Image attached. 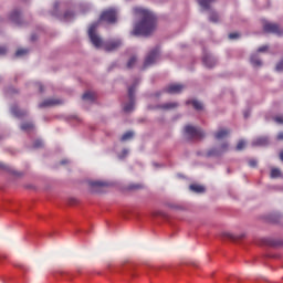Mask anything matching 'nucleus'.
I'll use <instances>...</instances> for the list:
<instances>
[{
  "instance_id": "obj_6",
  "label": "nucleus",
  "mask_w": 283,
  "mask_h": 283,
  "mask_svg": "<svg viewBox=\"0 0 283 283\" xmlns=\"http://www.w3.org/2000/svg\"><path fill=\"white\" fill-rule=\"evenodd\" d=\"M135 91H136V84L128 87V97L129 103L124 105V112L130 113L135 109Z\"/></svg>"
},
{
  "instance_id": "obj_5",
  "label": "nucleus",
  "mask_w": 283,
  "mask_h": 283,
  "mask_svg": "<svg viewBox=\"0 0 283 283\" xmlns=\"http://www.w3.org/2000/svg\"><path fill=\"white\" fill-rule=\"evenodd\" d=\"M99 20L107 23H115L117 21V11L114 9L105 10L102 12Z\"/></svg>"
},
{
  "instance_id": "obj_22",
  "label": "nucleus",
  "mask_w": 283,
  "mask_h": 283,
  "mask_svg": "<svg viewBox=\"0 0 283 283\" xmlns=\"http://www.w3.org/2000/svg\"><path fill=\"white\" fill-rule=\"evenodd\" d=\"M250 61L253 66H261L263 64L256 55H252Z\"/></svg>"
},
{
  "instance_id": "obj_33",
  "label": "nucleus",
  "mask_w": 283,
  "mask_h": 283,
  "mask_svg": "<svg viewBox=\"0 0 283 283\" xmlns=\"http://www.w3.org/2000/svg\"><path fill=\"white\" fill-rule=\"evenodd\" d=\"M72 18H74V13L72 11H66L64 13V19L65 20H69V19H72Z\"/></svg>"
},
{
  "instance_id": "obj_46",
  "label": "nucleus",
  "mask_w": 283,
  "mask_h": 283,
  "mask_svg": "<svg viewBox=\"0 0 283 283\" xmlns=\"http://www.w3.org/2000/svg\"><path fill=\"white\" fill-rule=\"evenodd\" d=\"M123 154H124V155H127V154H128V150H127V149H124V150H123Z\"/></svg>"
},
{
  "instance_id": "obj_36",
  "label": "nucleus",
  "mask_w": 283,
  "mask_h": 283,
  "mask_svg": "<svg viewBox=\"0 0 283 283\" xmlns=\"http://www.w3.org/2000/svg\"><path fill=\"white\" fill-rule=\"evenodd\" d=\"M43 146V142L42 140H35L34 143H33V147L34 148H39V147H42Z\"/></svg>"
},
{
  "instance_id": "obj_37",
  "label": "nucleus",
  "mask_w": 283,
  "mask_h": 283,
  "mask_svg": "<svg viewBox=\"0 0 283 283\" xmlns=\"http://www.w3.org/2000/svg\"><path fill=\"white\" fill-rule=\"evenodd\" d=\"M238 38H240V33H230L229 34L230 40H234V39H238Z\"/></svg>"
},
{
  "instance_id": "obj_43",
  "label": "nucleus",
  "mask_w": 283,
  "mask_h": 283,
  "mask_svg": "<svg viewBox=\"0 0 283 283\" xmlns=\"http://www.w3.org/2000/svg\"><path fill=\"white\" fill-rule=\"evenodd\" d=\"M38 86H39V91H40V92H43V91H44V87H43V85H42L41 83H39Z\"/></svg>"
},
{
  "instance_id": "obj_17",
  "label": "nucleus",
  "mask_w": 283,
  "mask_h": 283,
  "mask_svg": "<svg viewBox=\"0 0 283 283\" xmlns=\"http://www.w3.org/2000/svg\"><path fill=\"white\" fill-rule=\"evenodd\" d=\"M199 6L205 10L211 9V3L216 2L217 0H197Z\"/></svg>"
},
{
  "instance_id": "obj_8",
  "label": "nucleus",
  "mask_w": 283,
  "mask_h": 283,
  "mask_svg": "<svg viewBox=\"0 0 283 283\" xmlns=\"http://www.w3.org/2000/svg\"><path fill=\"white\" fill-rule=\"evenodd\" d=\"M263 30L268 33H274V34H277V35L283 34V29H281V27L275 24V23H265L263 25Z\"/></svg>"
},
{
  "instance_id": "obj_39",
  "label": "nucleus",
  "mask_w": 283,
  "mask_h": 283,
  "mask_svg": "<svg viewBox=\"0 0 283 283\" xmlns=\"http://www.w3.org/2000/svg\"><path fill=\"white\" fill-rule=\"evenodd\" d=\"M8 52L6 46H0V55H6Z\"/></svg>"
},
{
  "instance_id": "obj_42",
  "label": "nucleus",
  "mask_w": 283,
  "mask_h": 283,
  "mask_svg": "<svg viewBox=\"0 0 283 283\" xmlns=\"http://www.w3.org/2000/svg\"><path fill=\"white\" fill-rule=\"evenodd\" d=\"M277 140H283V132L279 133V135L276 136Z\"/></svg>"
},
{
  "instance_id": "obj_16",
  "label": "nucleus",
  "mask_w": 283,
  "mask_h": 283,
  "mask_svg": "<svg viewBox=\"0 0 283 283\" xmlns=\"http://www.w3.org/2000/svg\"><path fill=\"white\" fill-rule=\"evenodd\" d=\"M190 191H193V193H206V187L201 186V185H190L189 186Z\"/></svg>"
},
{
  "instance_id": "obj_26",
  "label": "nucleus",
  "mask_w": 283,
  "mask_h": 283,
  "mask_svg": "<svg viewBox=\"0 0 283 283\" xmlns=\"http://www.w3.org/2000/svg\"><path fill=\"white\" fill-rule=\"evenodd\" d=\"M282 176V172L277 168H272L271 169V178H280Z\"/></svg>"
},
{
  "instance_id": "obj_30",
  "label": "nucleus",
  "mask_w": 283,
  "mask_h": 283,
  "mask_svg": "<svg viewBox=\"0 0 283 283\" xmlns=\"http://www.w3.org/2000/svg\"><path fill=\"white\" fill-rule=\"evenodd\" d=\"M245 146H247V142L243 140V139H241V140H239V143L237 144L235 149H237V150H242V149L245 148Z\"/></svg>"
},
{
  "instance_id": "obj_14",
  "label": "nucleus",
  "mask_w": 283,
  "mask_h": 283,
  "mask_svg": "<svg viewBox=\"0 0 283 283\" xmlns=\"http://www.w3.org/2000/svg\"><path fill=\"white\" fill-rule=\"evenodd\" d=\"M202 62H203L205 66H207L209 69L216 66V64H217L216 59L213 56H210V55L203 56Z\"/></svg>"
},
{
  "instance_id": "obj_50",
  "label": "nucleus",
  "mask_w": 283,
  "mask_h": 283,
  "mask_svg": "<svg viewBox=\"0 0 283 283\" xmlns=\"http://www.w3.org/2000/svg\"><path fill=\"white\" fill-rule=\"evenodd\" d=\"M163 216V218H168V214H161Z\"/></svg>"
},
{
  "instance_id": "obj_12",
  "label": "nucleus",
  "mask_w": 283,
  "mask_h": 283,
  "mask_svg": "<svg viewBox=\"0 0 283 283\" xmlns=\"http://www.w3.org/2000/svg\"><path fill=\"white\" fill-rule=\"evenodd\" d=\"M222 238H227L228 240H231L232 242H239V240H243L245 238V234H233L231 232H222Z\"/></svg>"
},
{
  "instance_id": "obj_4",
  "label": "nucleus",
  "mask_w": 283,
  "mask_h": 283,
  "mask_svg": "<svg viewBox=\"0 0 283 283\" xmlns=\"http://www.w3.org/2000/svg\"><path fill=\"white\" fill-rule=\"evenodd\" d=\"M229 149H230L229 143L223 142L218 147L208 150L207 156H209V157L221 156V155L226 154L227 151H229Z\"/></svg>"
},
{
  "instance_id": "obj_28",
  "label": "nucleus",
  "mask_w": 283,
  "mask_h": 283,
  "mask_svg": "<svg viewBox=\"0 0 283 283\" xmlns=\"http://www.w3.org/2000/svg\"><path fill=\"white\" fill-rule=\"evenodd\" d=\"M136 62H137L136 56L130 57L127 62V69H133L135 66Z\"/></svg>"
},
{
  "instance_id": "obj_19",
  "label": "nucleus",
  "mask_w": 283,
  "mask_h": 283,
  "mask_svg": "<svg viewBox=\"0 0 283 283\" xmlns=\"http://www.w3.org/2000/svg\"><path fill=\"white\" fill-rule=\"evenodd\" d=\"M187 104H192L193 108L197 111L203 109V104L199 101H188Z\"/></svg>"
},
{
  "instance_id": "obj_15",
  "label": "nucleus",
  "mask_w": 283,
  "mask_h": 283,
  "mask_svg": "<svg viewBox=\"0 0 283 283\" xmlns=\"http://www.w3.org/2000/svg\"><path fill=\"white\" fill-rule=\"evenodd\" d=\"M270 144L269 137H259L255 140H253V146H266Z\"/></svg>"
},
{
  "instance_id": "obj_47",
  "label": "nucleus",
  "mask_w": 283,
  "mask_h": 283,
  "mask_svg": "<svg viewBox=\"0 0 283 283\" xmlns=\"http://www.w3.org/2000/svg\"><path fill=\"white\" fill-rule=\"evenodd\" d=\"M123 219H124V220H129V218H128V217H126V216H124V217H123Z\"/></svg>"
},
{
  "instance_id": "obj_48",
  "label": "nucleus",
  "mask_w": 283,
  "mask_h": 283,
  "mask_svg": "<svg viewBox=\"0 0 283 283\" xmlns=\"http://www.w3.org/2000/svg\"><path fill=\"white\" fill-rule=\"evenodd\" d=\"M54 8H59V3L56 2V3H54Z\"/></svg>"
},
{
  "instance_id": "obj_1",
  "label": "nucleus",
  "mask_w": 283,
  "mask_h": 283,
  "mask_svg": "<svg viewBox=\"0 0 283 283\" xmlns=\"http://www.w3.org/2000/svg\"><path fill=\"white\" fill-rule=\"evenodd\" d=\"M134 12L142 18V21L135 25L132 34L144 36L151 34L157 27V17L151 11L143 8H135Z\"/></svg>"
},
{
  "instance_id": "obj_41",
  "label": "nucleus",
  "mask_w": 283,
  "mask_h": 283,
  "mask_svg": "<svg viewBox=\"0 0 283 283\" xmlns=\"http://www.w3.org/2000/svg\"><path fill=\"white\" fill-rule=\"evenodd\" d=\"M269 50V46L268 45H264V46H261L258 49V52H265Z\"/></svg>"
},
{
  "instance_id": "obj_9",
  "label": "nucleus",
  "mask_w": 283,
  "mask_h": 283,
  "mask_svg": "<svg viewBox=\"0 0 283 283\" xmlns=\"http://www.w3.org/2000/svg\"><path fill=\"white\" fill-rule=\"evenodd\" d=\"M185 90V85L182 84H170L167 86L164 92L168 94H179Z\"/></svg>"
},
{
  "instance_id": "obj_49",
  "label": "nucleus",
  "mask_w": 283,
  "mask_h": 283,
  "mask_svg": "<svg viewBox=\"0 0 283 283\" xmlns=\"http://www.w3.org/2000/svg\"><path fill=\"white\" fill-rule=\"evenodd\" d=\"M31 40H32V41H34V40H35V36H34V35H32V36H31Z\"/></svg>"
},
{
  "instance_id": "obj_45",
  "label": "nucleus",
  "mask_w": 283,
  "mask_h": 283,
  "mask_svg": "<svg viewBox=\"0 0 283 283\" xmlns=\"http://www.w3.org/2000/svg\"><path fill=\"white\" fill-rule=\"evenodd\" d=\"M0 168L6 169V166L2 163H0Z\"/></svg>"
},
{
  "instance_id": "obj_35",
  "label": "nucleus",
  "mask_w": 283,
  "mask_h": 283,
  "mask_svg": "<svg viewBox=\"0 0 283 283\" xmlns=\"http://www.w3.org/2000/svg\"><path fill=\"white\" fill-rule=\"evenodd\" d=\"M105 182H101V181H94L92 182V187H105Z\"/></svg>"
},
{
  "instance_id": "obj_3",
  "label": "nucleus",
  "mask_w": 283,
  "mask_h": 283,
  "mask_svg": "<svg viewBox=\"0 0 283 283\" xmlns=\"http://www.w3.org/2000/svg\"><path fill=\"white\" fill-rule=\"evenodd\" d=\"M97 28H98V23H94V24L90 25L88 38L94 46L99 48L103 45V41L99 38V35H97V33H96Z\"/></svg>"
},
{
  "instance_id": "obj_34",
  "label": "nucleus",
  "mask_w": 283,
  "mask_h": 283,
  "mask_svg": "<svg viewBox=\"0 0 283 283\" xmlns=\"http://www.w3.org/2000/svg\"><path fill=\"white\" fill-rule=\"evenodd\" d=\"M249 166L252 167V168L258 167V160L256 159H250L249 160Z\"/></svg>"
},
{
  "instance_id": "obj_13",
  "label": "nucleus",
  "mask_w": 283,
  "mask_h": 283,
  "mask_svg": "<svg viewBox=\"0 0 283 283\" xmlns=\"http://www.w3.org/2000/svg\"><path fill=\"white\" fill-rule=\"evenodd\" d=\"M231 130L227 128H221L214 133V138L220 140L227 138L230 135Z\"/></svg>"
},
{
  "instance_id": "obj_40",
  "label": "nucleus",
  "mask_w": 283,
  "mask_h": 283,
  "mask_svg": "<svg viewBox=\"0 0 283 283\" xmlns=\"http://www.w3.org/2000/svg\"><path fill=\"white\" fill-rule=\"evenodd\" d=\"M274 120L279 124H283V116H276Z\"/></svg>"
},
{
  "instance_id": "obj_20",
  "label": "nucleus",
  "mask_w": 283,
  "mask_h": 283,
  "mask_svg": "<svg viewBox=\"0 0 283 283\" xmlns=\"http://www.w3.org/2000/svg\"><path fill=\"white\" fill-rule=\"evenodd\" d=\"M10 20L12 22H15L17 24L20 23V12L19 11H13L11 14H10Z\"/></svg>"
},
{
  "instance_id": "obj_32",
  "label": "nucleus",
  "mask_w": 283,
  "mask_h": 283,
  "mask_svg": "<svg viewBox=\"0 0 283 283\" xmlns=\"http://www.w3.org/2000/svg\"><path fill=\"white\" fill-rule=\"evenodd\" d=\"M28 53H29V50H27V49H19V50H17V52H15V56H17V57L23 56V55H25V54H28Z\"/></svg>"
},
{
  "instance_id": "obj_29",
  "label": "nucleus",
  "mask_w": 283,
  "mask_h": 283,
  "mask_svg": "<svg viewBox=\"0 0 283 283\" xmlns=\"http://www.w3.org/2000/svg\"><path fill=\"white\" fill-rule=\"evenodd\" d=\"M262 244H266L268 247H276L277 243H275V241L272 239H263Z\"/></svg>"
},
{
  "instance_id": "obj_27",
  "label": "nucleus",
  "mask_w": 283,
  "mask_h": 283,
  "mask_svg": "<svg viewBox=\"0 0 283 283\" xmlns=\"http://www.w3.org/2000/svg\"><path fill=\"white\" fill-rule=\"evenodd\" d=\"M129 191H135L137 189H144V186L142 184H132L128 186Z\"/></svg>"
},
{
  "instance_id": "obj_10",
  "label": "nucleus",
  "mask_w": 283,
  "mask_h": 283,
  "mask_svg": "<svg viewBox=\"0 0 283 283\" xmlns=\"http://www.w3.org/2000/svg\"><path fill=\"white\" fill-rule=\"evenodd\" d=\"M62 103L63 102L61 99H57V98H48L44 102L39 104V108L61 105Z\"/></svg>"
},
{
  "instance_id": "obj_31",
  "label": "nucleus",
  "mask_w": 283,
  "mask_h": 283,
  "mask_svg": "<svg viewBox=\"0 0 283 283\" xmlns=\"http://www.w3.org/2000/svg\"><path fill=\"white\" fill-rule=\"evenodd\" d=\"M209 21L213 22V23H218L219 22V15L218 13L212 12L209 17Z\"/></svg>"
},
{
  "instance_id": "obj_24",
  "label": "nucleus",
  "mask_w": 283,
  "mask_h": 283,
  "mask_svg": "<svg viewBox=\"0 0 283 283\" xmlns=\"http://www.w3.org/2000/svg\"><path fill=\"white\" fill-rule=\"evenodd\" d=\"M20 128L24 132H30L34 128V125L32 123H24Z\"/></svg>"
},
{
  "instance_id": "obj_2",
  "label": "nucleus",
  "mask_w": 283,
  "mask_h": 283,
  "mask_svg": "<svg viewBox=\"0 0 283 283\" xmlns=\"http://www.w3.org/2000/svg\"><path fill=\"white\" fill-rule=\"evenodd\" d=\"M185 134L191 139H202L206 136V133L201 128L191 125L185 126Z\"/></svg>"
},
{
  "instance_id": "obj_18",
  "label": "nucleus",
  "mask_w": 283,
  "mask_h": 283,
  "mask_svg": "<svg viewBox=\"0 0 283 283\" xmlns=\"http://www.w3.org/2000/svg\"><path fill=\"white\" fill-rule=\"evenodd\" d=\"M11 113L12 115H14L15 117H23L24 115H27L25 111H21L19 107L13 106L11 107Z\"/></svg>"
},
{
  "instance_id": "obj_23",
  "label": "nucleus",
  "mask_w": 283,
  "mask_h": 283,
  "mask_svg": "<svg viewBox=\"0 0 283 283\" xmlns=\"http://www.w3.org/2000/svg\"><path fill=\"white\" fill-rule=\"evenodd\" d=\"M178 106H179L178 103L172 102V103H166V104L161 105L160 108H163V109H172V108H176Z\"/></svg>"
},
{
  "instance_id": "obj_7",
  "label": "nucleus",
  "mask_w": 283,
  "mask_h": 283,
  "mask_svg": "<svg viewBox=\"0 0 283 283\" xmlns=\"http://www.w3.org/2000/svg\"><path fill=\"white\" fill-rule=\"evenodd\" d=\"M159 53H160L159 48H156L153 51H150L148 53V55L146 56V59H145L144 69L155 64L157 59H158V56H159Z\"/></svg>"
},
{
  "instance_id": "obj_21",
  "label": "nucleus",
  "mask_w": 283,
  "mask_h": 283,
  "mask_svg": "<svg viewBox=\"0 0 283 283\" xmlns=\"http://www.w3.org/2000/svg\"><path fill=\"white\" fill-rule=\"evenodd\" d=\"M82 99H83V101H94V99H95V93L85 92V93L82 95Z\"/></svg>"
},
{
  "instance_id": "obj_11",
  "label": "nucleus",
  "mask_w": 283,
  "mask_h": 283,
  "mask_svg": "<svg viewBox=\"0 0 283 283\" xmlns=\"http://www.w3.org/2000/svg\"><path fill=\"white\" fill-rule=\"evenodd\" d=\"M122 41L120 40H115V41H111L108 43H106L104 45L105 51L107 52H112L115 51L116 49H118L119 46H122Z\"/></svg>"
},
{
  "instance_id": "obj_44",
  "label": "nucleus",
  "mask_w": 283,
  "mask_h": 283,
  "mask_svg": "<svg viewBox=\"0 0 283 283\" xmlns=\"http://www.w3.org/2000/svg\"><path fill=\"white\" fill-rule=\"evenodd\" d=\"M67 163H69V160H62V161H60L61 165H65V164H67Z\"/></svg>"
},
{
  "instance_id": "obj_25",
  "label": "nucleus",
  "mask_w": 283,
  "mask_h": 283,
  "mask_svg": "<svg viewBox=\"0 0 283 283\" xmlns=\"http://www.w3.org/2000/svg\"><path fill=\"white\" fill-rule=\"evenodd\" d=\"M134 132H126L122 137H120V140L122 142H125V140H129L134 137Z\"/></svg>"
},
{
  "instance_id": "obj_38",
  "label": "nucleus",
  "mask_w": 283,
  "mask_h": 283,
  "mask_svg": "<svg viewBox=\"0 0 283 283\" xmlns=\"http://www.w3.org/2000/svg\"><path fill=\"white\" fill-rule=\"evenodd\" d=\"M276 71H279V72L283 71V60L280 63H277Z\"/></svg>"
}]
</instances>
